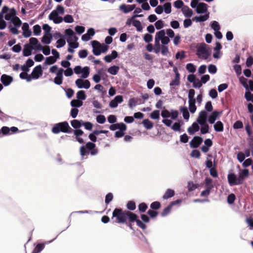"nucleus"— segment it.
Returning a JSON list of instances; mask_svg holds the SVG:
<instances>
[{
  "label": "nucleus",
  "instance_id": "obj_1",
  "mask_svg": "<svg viewBox=\"0 0 253 253\" xmlns=\"http://www.w3.org/2000/svg\"><path fill=\"white\" fill-rule=\"evenodd\" d=\"M17 16V11L14 8H10L6 5L3 6L0 12V30H3L6 27V22L13 20Z\"/></svg>",
  "mask_w": 253,
  "mask_h": 253
},
{
  "label": "nucleus",
  "instance_id": "obj_2",
  "mask_svg": "<svg viewBox=\"0 0 253 253\" xmlns=\"http://www.w3.org/2000/svg\"><path fill=\"white\" fill-rule=\"evenodd\" d=\"M113 217L117 218L119 223H124L126 220L129 219L131 222L136 220V215L128 211H123L121 209H115L112 213Z\"/></svg>",
  "mask_w": 253,
  "mask_h": 253
},
{
  "label": "nucleus",
  "instance_id": "obj_3",
  "mask_svg": "<svg viewBox=\"0 0 253 253\" xmlns=\"http://www.w3.org/2000/svg\"><path fill=\"white\" fill-rule=\"evenodd\" d=\"M179 115V112L176 110L171 109L169 111L167 109L161 111V116L164 119L162 120V123L166 125L167 127H170L172 125V122L171 120L167 118H170L171 120H176Z\"/></svg>",
  "mask_w": 253,
  "mask_h": 253
},
{
  "label": "nucleus",
  "instance_id": "obj_4",
  "mask_svg": "<svg viewBox=\"0 0 253 253\" xmlns=\"http://www.w3.org/2000/svg\"><path fill=\"white\" fill-rule=\"evenodd\" d=\"M22 21L19 17H16L13 20L6 22V27L13 35H18L20 33L19 28L22 25Z\"/></svg>",
  "mask_w": 253,
  "mask_h": 253
},
{
  "label": "nucleus",
  "instance_id": "obj_5",
  "mask_svg": "<svg viewBox=\"0 0 253 253\" xmlns=\"http://www.w3.org/2000/svg\"><path fill=\"white\" fill-rule=\"evenodd\" d=\"M73 130V129L69 126V124L67 122L56 124L52 128V132L54 134L59 133L60 131L70 133Z\"/></svg>",
  "mask_w": 253,
  "mask_h": 253
},
{
  "label": "nucleus",
  "instance_id": "obj_6",
  "mask_svg": "<svg viewBox=\"0 0 253 253\" xmlns=\"http://www.w3.org/2000/svg\"><path fill=\"white\" fill-rule=\"evenodd\" d=\"M196 54L199 58L206 60L210 56V48L206 43H201L197 47Z\"/></svg>",
  "mask_w": 253,
  "mask_h": 253
},
{
  "label": "nucleus",
  "instance_id": "obj_7",
  "mask_svg": "<svg viewBox=\"0 0 253 253\" xmlns=\"http://www.w3.org/2000/svg\"><path fill=\"white\" fill-rule=\"evenodd\" d=\"M155 11L157 14H161L164 11L167 14H169L171 12V3L168 2L163 5H159L156 7Z\"/></svg>",
  "mask_w": 253,
  "mask_h": 253
},
{
  "label": "nucleus",
  "instance_id": "obj_8",
  "mask_svg": "<svg viewBox=\"0 0 253 253\" xmlns=\"http://www.w3.org/2000/svg\"><path fill=\"white\" fill-rule=\"evenodd\" d=\"M228 182L230 186L239 185L242 184V179L240 177H237L234 173H229L227 176Z\"/></svg>",
  "mask_w": 253,
  "mask_h": 253
},
{
  "label": "nucleus",
  "instance_id": "obj_9",
  "mask_svg": "<svg viewBox=\"0 0 253 253\" xmlns=\"http://www.w3.org/2000/svg\"><path fill=\"white\" fill-rule=\"evenodd\" d=\"M166 34L165 30H161L156 34L158 37L161 38L160 41L161 42V43H162V45H166L170 42L169 37H166Z\"/></svg>",
  "mask_w": 253,
  "mask_h": 253
},
{
  "label": "nucleus",
  "instance_id": "obj_10",
  "mask_svg": "<svg viewBox=\"0 0 253 253\" xmlns=\"http://www.w3.org/2000/svg\"><path fill=\"white\" fill-rule=\"evenodd\" d=\"M75 84L78 88H84L87 89L90 87V82L88 80H83L78 79L75 81Z\"/></svg>",
  "mask_w": 253,
  "mask_h": 253
},
{
  "label": "nucleus",
  "instance_id": "obj_11",
  "mask_svg": "<svg viewBox=\"0 0 253 253\" xmlns=\"http://www.w3.org/2000/svg\"><path fill=\"white\" fill-rule=\"evenodd\" d=\"M48 18L55 24H60L63 21V18L59 16L55 11H52L48 16Z\"/></svg>",
  "mask_w": 253,
  "mask_h": 253
},
{
  "label": "nucleus",
  "instance_id": "obj_12",
  "mask_svg": "<svg viewBox=\"0 0 253 253\" xmlns=\"http://www.w3.org/2000/svg\"><path fill=\"white\" fill-rule=\"evenodd\" d=\"M207 113L205 110L202 111L199 116H198V118L196 119V122L199 125H204V124L206 123L207 121Z\"/></svg>",
  "mask_w": 253,
  "mask_h": 253
},
{
  "label": "nucleus",
  "instance_id": "obj_13",
  "mask_svg": "<svg viewBox=\"0 0 253 253\" xmlns=\"http://www.w3.org/2000/svg\"><path fill=\"white\" fill-rule=\"evenodd\" d=\"M203 138L199 136H195L190 142V147L193 148H196L199 147L203 142Z\"/></svg>",
  "mask_w": 253,
  "mask_h": 253
},
{
  "label": "nucleus",
  "instance_id": "obj_14",
  "mask_svg": "<svg viewBox=\"0 0 253 253\" xmlns=\"http://www.w3.org/2000/svg\"><path fill=\"white\" fill-rule=\"evenodd\" d=\"M42 69L41 65L36 66L31 73V76L33 79H38L40 76L42 75Z\"/></svg>",
  "mask_w": 253,
  "mask_h": 253
},
{
  "label": "nucleus",
  "instance_id": "obj_15",
  "mask_svg": "<svg viewBox=\"0 0 253 253\" xmlns=\"http://www.w3.org/2000/svg\"><path fill=\"white\" fill-rule=\"evenodd\" d=\"M21 26H22L24 37L28 38L32 35V32L30 30L29 25L27 23H23Z\"/></svg>",
  "mask_w": 253,
  "mask_h": 253
},
{
  "label": "nucleus",
  "instance_id": "obj_16",
  "mask_svg": "<svg viewBox=\"0 0 253 253\" xmlns=\"http://www.w3.org/2000/svg\"><path fill=\"white\" fill-rule=\"evenodd\" d=\"M0 81L4 86H7L13 82V78L10 76L3 74L1 76Z\"/></svg>",
  "mask_w": 253,
  "mask_h": 253
},
{
  "label": "nucleus",
  "instance_id": "obj_17",
  "mask_svg": "<svg viewBox=\"0 0 253 253\" xmlns=\"http://www.w3.org/2000/svg\"><path fill=\"white\" fill-rule=\"evenodd\" d=\"M92 45L93 54L96 56L100 55V43L96 41H93L92 42Z\"/></svg>",
  "mask_w": 253,
  "mask_h": 253
},
{
  "label": "nucleus",
  "instance_id": "obj_18",
  "mask_svg": "<svg viewBox=\"0 0 253 253\" xmlns=\"http://www.w3.org/2000/svg\"><path fill=\"white\" fill-rule=\"evenodd\" d=\"M208 5L205 3H199L198 7L196 9V13H205L207 11Z\"/></svg>",
  "mask_w": 253,
  "mask_h": 253
},
{
  "label": "nucleus",
  "instance_id": "obj_19",
  "mask_svg": "<svg viewBox=\"0 0 253 253\" xmlns=\"http://www.w3.org/2000/svg\"><path fill=\"white\" fill-rule=\"evenodd\" d=\"M200 129V126L197 122L193 123L191 126H189L188 128V132L190 135L194 134L196 132L198 131Z\"/></svg>",
  "mask_w": 253,
  "mask_h": 253
},
{
  "label": "nucleus",
  "instance_id": "obj_20",
  "mask_svg": "<svg viewBox=\"0 0 253 253\" xmlns=\"http://www.w3.org/2000/svg\"><path fill=\"white\" fill-rule=\"evenodd\" d=\"M119 55L116 50H113L111 54H108L104 57V60L108 63L111 62L112 60L116 59Z\"/></svg>",
  "mask_w": 253,
  "mask_h": 253
},
{
  "label": "nucleus",
  "instance_id": "obj_21",
  "mask_svg": "<svg viewBox=\"0 0 253 253\" xmlns=\"http://www.w3.org/2000/svg\"><path fill=\"white\" fill-rule=\"evenodd\" d=\"M174 72L175 73V77L170 82V86L178 85L180 84V75L176 68L174 69Z\"/></svg>",
  "mask_w": 253,
  "mask_h": 253
},
{
  "label": "nucleus",
  "instance_id": "obj_22",
  "mask_svg": "<svg viewBox=\"0 0 253 253\" xmlns=\"http://www.w3.org/2000/svg\"><path fill=\"white\" fill-rule=\"evenodd\" d=\"M33 49V47L30 44H25L23 50V55L25 57L30 56Z\"/></svg>",
  "mask_w": 253,
  "mask_h": 253
},
{
  "label": "nucleus",
  "instance_id": "obj_23",
  "mask_svg": "<svg viewBox=\"0 0 253 253\" xmlns=\"http://www.w3.org/2000/svg\"><path fill=\"white\" fill-rule=\"evenodd\" d=\"M65 34L66 36L70 37V38L68 40H74L75 42L78 40V37L75 35V33L72 29L70 28L66 29L65 31Z\"/></svg>",
  "mask_w": 253,
  "mask_h": 253
},
{
  "label": "nucleus",
  "instance_id": "obj_24",
  "mask_svg": "<svg viewBox=\"0 0 253 253\" xmlns=\"http://www.w3.org/2000/svg\"><path fill=\"white\" fill-rule=\"evenodd\" d=\"M181 11L186 17H190L193 14L192 10L188 6H183L181 8Z\"/></svg>",
  "mask_w": 253,
  "mask_h": 253
},
{
  "label": "nucleus",
  "instance_id": "obj_25",
  "mask_svg": "<svg viewBox=\"0 0 253 253\" xmlns=\"http://www.w3.org/2000/svg\"><path fill=\"white\" fill-rule=\"evenodd\" d=\"M219 115V113L217 111H213L211 115L209 116L208 121L211 124H213Z\"/></svg>",
  "mask_w": 253,
  "mask_h": 253
},
{
  "label": "nucleus",
  "instance_id": "obj_26",
  "mask_svg": "<svg viewBox=\"0 0 253 253\" xmlns=\"http://www.w3.org/2000/svg\"><path fill=\"white\" fill-rule=\"evenodd\" d=\"M205 185L206 189L211 190L214 187L212 180L210 178H206L205 180Z\"/></svg>",
  "mask_w": 253,
  "mask_h": 253
},
{
  "label": "nucleus",
  "instance_id": "obj_27",
  "mask_svg": "<svg viewBox=\"0 0 253 253\" xmlns=\"http://www.w3.org/2000/svg\"><path fill=\"white\" fill-rule=\"evenodd\" d=\"M180 110L182 114V116L184 119L187 121L189 119L190 115L188 108L186 107H183L180 108Z\"/></svg>",
  "mask_w": 253,
  "mask_h": 253
},
{
  "label": "nucleus",
  "instance_id": "obj_28",
  "mask_svg": "<svg viewBox=\"0 0 253 253\" xmlns=\"http://www.w3.org/2000/svg\"><path fill=\"white\" fill-rule=\"evenodd\" d=\"M71 126L75 129H78L83 126V121L74 120L71 122Z\"/></svg>",
  "mask_w": 253,
  "mask_h": 253
},
{
  "label": "nucleus",
  "instance_id": "obj_29",
  "mask_svg": "<svg viewBox=\"0 0 253 253\" xmlns=\"http://www.w3.org/2000/svg\"><path fill=\"white\" fill-rule=\"evenodd\" d=\"M209 17V14L208 13L207 14H205L204 15L200 16H196L194 17V20L196 22H205L208 20Z\"/></svg>",
  "mask_w": 253,
  "mask_h": 253
},
{
  "label": "nucleus",
  "instance_id": "obj_30",
  "mask_svg": "<svg viewBox=\"0 0 253 253\" xmlns=\"http://www.w3.org/2000/svg\"><path fill=\"white\" fill-rule=\"evenodd\" d=\"M214 129L216 132H222L224 129V126L222 122L217 121L214 125Z\"/></svg>",
  "mask_w": 253,
  "mask_h": 253
},
{
  "label": "nucleus",
  "instance_id": "obj_31",
  "mask_svg": "<svg viewBox=\"0 0 253 253\" xmlns=\"http://www.w3.org/2000/svg\"><path fill=\"white\" fill-rule=\"evenodd\" d=\"M182 124V121L181 120H179L178 122L174 123L172 126L171 125V128L174 131H180V127Z\"/></svg>",
  "mask_w": 253,
  "mask_h": 253
},
{
  "label": "nucleus",
  "instance_id": "obj_32",
  "mask_svg": "<svg viewBox=\"0 0 253 253\" xmlns=\"http://www.w3.org/2000/svg\"><path fill=\"white\" fill-rule=\"evenodd\" d=\"M174 195V191L171 189H168L167 190L165 193L164 194V195H163V197H162V198H163V199L165 200H167L169 198L172 197Z\"/></svg>",
  "mask_w": 253,
  "mask_h": 253
},
{
  "label": "nucleus",
  "instance_id": "obj_33",
  "mask_svg": "<svg viewBox=\"0 0 253 253\" xmlns=\"http://www.w3.org/2000/svg\"><path fill=\"white\" fill-rule=\"evenodd\" d=\"M144 126L147 129H151L154 126L153 123L148 119H144L142 122Z\"/></svg>",
  "mask_w": 253,
  "mask_h": 253
},
{
  "label": "nucleus",
  "instance_id": "obj_34",
  "mask_svg": "<svg viewBox=\"0 0 253 253\" xmlns=\"http://www.w3.org/2000/svg\"><path fill=\"white\" fill-rule=\"evenodd\" d=\"M51 34L44 35L42 38V42L44 44H49L51 42Z\"/></svg>",
  "mask_w": 253,
  "mask_h": 253
},
{
  "label": "nucleus",
  "instance_id": "obj_35",
  "mask_svg": "<svg viewBox=\"0 0 253 253\" xmlns=\"http://www.w3.org/2000/svg\"><path fill=\"white\" fill-rule=\"evenodd\" d=\"M120 68L117 66H113L109 68L108 69V72L112 75H116L118 74Z\"/></svg>",
  "mask_w": 253,
  "mask_h": 253
},
{
  "label": "nucleus",
  "instance_id": "obj_36",
  "mask_svg": "<svg viewBox=\"0 0 253 253\" xmlns=\"http://www.w3.org/2000/svg\"><path fill=\"white\" fill-rule=\"evenodd\" d=\"M132 25L136 28V30L138 32L142 31L143 27L140 21L134 20L132 21Z\"/></svg>",
  "mask_w": 253,
  "mask_h": 253
},
{
  "label": "nucleus",
  "instance_id": "obj_37",
  "mask_svg": "<svg viewBox=\"0 0 253 253\" xmlns=\"http://www.w3.org/2000/svg\"><path fill=\"white\" fill-rule=\"evenodd\" d=\"M81 78L83 79H86L88 77L89 74V67L85 66L83 68L82 71Z\"/></svg>",
  "mask_w": 253,
  "mask_h": 253
},
{
  "label": "nucleus",
  "instance_id": "obj_38",
  "mask_svg": "<svg viewBox=\"0 0 253 253\" xmlns=\"http://www.w3.org/2000/svg\"><path fill=\"white\" fill-rule=\"evenodd\" d=\"M189 102V109L190 112L192 114H194L196 110V106L195 105L196 101H188Z\"/></svg>",
  "mask_w": 253,
  "mask_h": 253
},
{
  "label": "nucleus",
  "instance_id": "obj_39",
  "mask_svg": "<svg viewBox=\"0 0 253 253\" xmlns=\"http://www.w3.org/2000/svg\"><path fill=\"white\" fill-rule=\"evenodd\" d=\"M120 9L124 13H128L131 11L130 10L129 5L122 4L120 6Z\"/></svg>",
  "mask_w": 253,
  "mask_h": 253
},
{
  "label": "nucleus",
  "instance_id": "obj_40",
  "mask_svg": "<svg viewBox=\"0 0 253 253\" xmlns=\"http://www.w3.org/2000/svg\"><path fill=\"white\" fill-rule=\"evenodd\" d=\"M58 58H54L53 56H49L46 58L44 63L46 65H51L55 63Z\"/></svg>",
  "mask_w": 253,
  "mask_h": 253
},
{
  "label": "nucleus",
  "instance_id": "obj_41",
  "mask_svg": "<svg viewBox=\"0 0 253 253\" xmlns=\"http://www.w3.org/2000/svg\"><path fill=\"white\" fill-rule=\"evenodd\" d=\"M88 154V151L86 150L84 146H82L80 147V155H81L82 159H84V157L87 156Z\"/></svg>",
  "mask_w": 253,
  "mask_h": 253
},
{
  "label": "nucleus",
  "instance_id": "obj_42",
  "mask_svg": "<svg viewBox=\"0 0 253 253\" xmlns=\"http://www.w3.org/2000/svg\"><path fill=\"white\" fill-rule=\"evenodd\" d=\"M172 207L169 205L163 211L161 212V215L162 217L167 216L170 212Z\"/></svg>",
  "mask_w": 253,
  "mask_h": 253
},
{
  "label": "nucleus",
  "instance_id": "obj_43",
  "mask_svg": "<svg viewBox=\"0 0 253 253\" xmlns=\"http://www.w3.org/2000/svg\"><path fill=\"white\" fill-rule=\"evenodd\" d=\"M77 98L81 100H84L86 98L85 92L84 90H80L77 93Z\"/></svg>",
  "mask_w": 253,
  "mask_h": 253
},
{
  "label": "nucleus",
  "instance_id": "obj_44",
  "mask_svg": "<svg viewBox=\"0 0 253 253\" xmlns=\"http://www.w3.org/2000/svg\"><path fill=\"white\" fill-rule=\"evenodd\" d=\"M239 81L245 88H246L247 90L249 89V86L248 84V82L249 81L247 79L242 77L240 78Z\"/></svg>",
  "mask_w": 253,
  "mask_h": 253
},
{
  "label": "nucleus",
  "instance_id": "obj_45",
  "mask_svg": "<svg viewBox=\"0 0 253 253\" xmlns=\"http://www.w3.org/2000/svg\"><path fill=\"white\" fill-rule=\"evenodd\" d=\"M88 52L86 49L80 50L78 52V56L81 59H84L87 57Z\"/></svg>",
  "mask_w": 253,
  "mask_h": 253
},
{
  "label": "nucleus",
  "instance_id": "obj_46",
  "mask_svg": "<svg viewBox=\"0 0 253 253\" xmlns=\"http://www.w3.org/2000/svg\"><path fill=\"white\" fill-rule=\"evenodd\" d=\"M63 21L66 23H72L74 22V19L71 15L67 14L63 18Z\"/></svg>",
  "mask_w": 253,
  "mask_h": 253
},
{
  "label": "nucleus",
  "instance_id": "obj_47",
  "mask_svg": "<svg viewBox=\"0 0 253 253\" xmlns=\"http://www.w3.org/2000/svg\"><path fill=\"white\" fill-rule=\"evenodd\" d=\"M106 121V117L103 115H99L96 117V121L98 123L100 124H103L105 123Z\"/></svg>",
  "mask_w": 253,
  "mask_h": 253
},
{
  "label": "nucleus",
  "instance_id": "obj_48",
  "mask_svg": "<svg viewBox=\"0 0 253 253\" xmlns=\"http://www.w3.org/2000/svg\"><path fill=\"white\" fill-rule=\"evenodd\" d=\"M83 104V102L82 101H78L76 100H73L71 102V105L73 107H80Z\"/></svg>",
  "mask_w": 253,
  "mask_h": 253
},
{
  "label": "nucleus",
  "instance_id": "obj_49",
  "mask_svg": "<svg viewBox=\"0 0 253 253\" xmlns=\"http://www.w3.org/2000/svg\"><path fill=\"white\" fill-rule=\"evenodd\" d=\"M75 30L77 34L79 35H81L84 33L85 31V28L83 26L77 25L75 27Z\"/></svg>",
  "mask_w": 253,
  "mask_h": 253
},
{
  "label": "nucleus",
  "instance_id": "obj_50",
  "mask_svg": "<svg viewBox=\"0 0 253 253\" xmlns=\"http://www.w3.org/2000/svg\"><path fill=\"white\" fill-rule=\"evenodd\" d=\"M249 175V170L248 169H243L240 171L238 177H240L242 179V182H243L244 177L248 176Z\"/></svg>",
  "mask_w": 253,
  "mask_h": 253
},
{
  "label": "nucleus",
  "instance_id": "obj_51",
  "mask_svg": "<svg viewBox=\"0 0 253 253\" xmlns=\"http://www.w3.org/2000/svg\"><path fill=\"white\" fill-rule=\"evenodd\" d=\"M201 126V133L202 134H206L209 132V126L206 124L200 125Z\"/></svg>",
  "mask_w": 253,
  "mask_h": 253
},
{
  "label": "nucleus",
  "instance_id": "obj_52",
  "mask_svg": "<svg viewBox=\"0 0 253 253\" xmlns=\"http://www.w3.org/2000/svg\"><path fill=\"white\" fill-rule=\"evenodd\" d=\"M150 118L154 120L159 119L160 118V111L158 110L154 111L150 114Z\"/></svg>",
  "mask_w": 253,
  "mask_h": 253
},
{
  "label": "nucleus",
  "instance_id": "obj_53",
  "mask_svg": "<svg viewBox=\"0 0 253 253\" xmlns=\"http://www.w3.org/2000/svg\"><path fill=\"white\" fill-rule=\"evenodd\" d=\"M42 29L44 31V35H50L51 29V27L48 24L42 25Z\"/></svg>",
  "mask_w": 253,
  "mask_h": 253
},
{
  "label": "nucleus",
  "instance_id": "obj_54",
  "mask_svg": "<svg viewBox=\"0 0 253 253\" xmlns=\"http://www.w3.org/2000/svg\"><path fill=\"white\" fill-rule=\"evenodd\" d=\"M186 69L189 72L194 73L196 71V67L192 63H188L186 65Z\"/></svg>",
  "mask_w": 253,
  "mask_h": 253
},
{
  "label": "nucleus",
  "instance_id": "obj_55",
  "mask_svg": "<svg viewBox=\"0 0 253 253\" xmlns=\"http://www.w3.org/2000/svg\"><path fill=\"white\" fill-rule=\"evenodd\" d=\"M2 135H10V129L7 126H2L1 129Z\"/></svg>",
  "mask_w": 253,
  "mask_h": 253
},
{
  "label": "nucleus",
  "instance_id": "obj_56",
  "mask_svg": "<svg viewBox=\"0 0 253 253\" xmlns=\"http://www.w3.org/2000/svg\"><path fill=\"white\" fill-rule=\"evenodd\" d=\"M195 90L193 89H190L188 93L189 101H196L194 98Z\"/></svg>",
  "mask_w": 253,
  "mask_h": 253
},
{
  "label": "nucleus",
  "instance_id": "obj_57",
  "mask_svg": "<svg viewBox=\"0 0 253 253\" xmlns=\"http://www.w3.org/2000/svg\"><path fill=\"white\" fill-rule=\"evenodd\" d=\"M53 11H55L57 14H63L64 13V8L62 5H58L56 6V9Z\"/></svg>",
  "mask_w": 253,
  "mask_h": 253
},
{
  "label": "nucleus",
  "instance_id": "obj_58",
  "mask_svg": "<svg viewBox=\"0 0 253 253\" xmlns=\"http://www.w3.org/2000/svg\"><path fill=\"white\" fill-rule=\"evenodd\" d=\"M41 32V26L39 25H35L34 26V33L35 36L40 35Z\"/></svg>",
  "mask_w": 253,
  "mask_h": 253
},
{
  "label": "nucleus",
  "instance_id": "obj_59",
  "mask_svg": "<svg viewBox=\"0 0 253 253\" xmlns=\"http://www.w3.org/2000/svg\"><path fill=\"white\" fill-rule=\"evenodd\" d=\"M208 72L211 74H215L217 71V68L214 65L211 64L208 68Z\"/></svg>",
  "mask_w": 253,
  "mask_h": 253
},
{
  "label": "nucleus",
  "instance_id": "obj_60",
  "mask_svg": "<svg viewBox=\"0 0 253 253\" xmlns=\"http://www.w3.org/2000/svg\"><path fill=\"white\" fill-rule=\"evenodd\" d=\"M245 98L248 101H251L253 103V93H252L249 91L246 92Z\"/></svg>",
  "mask_w": 253,
  "mask_h": 253
},
{
  "label": "nucleus",
  "instance_id": "obj_61",
  "mask_svg": "<svg viewBox=\"0 0 253 253\" xmlns=\"http://www.w3.org/2000/svg\"><path fill=\"white\" fill-rule=\"evenodd\" d=\"M98 74H95L93 77V80L94 81V82H95L96 83H99L101 80V78H100V75H101V71L99 70L98 71Z\"/></svg>",
  "mask_w": 253,
  "mask_h": 253
},
{
  "label": "nucleus",
  "instance_id": "obj_62",
  "mask_svg": "<svg viewBox=\"0 0 253 253\" xmlns=\"http://www.w3.org/2000/svg\"><path fill=\"white\" fill-rule=\"evenodd\" d=\"M126 208L130 211H133L135 209L136 206L133 201H129L126 205Z\"/></svg>",
  "mask_w": 253,
  "mask_h": 253
},
{
  "label": "nucleus",
  "instance_id": "obj_63",
  "mask_svg": "<svg viewBox=\"0 0 253 253\" xmlns=\"http://www.w3.org/2000/svg\"><path fill=\"white\" fill-rule=\"evenodd\" d=\"M113 194L111 193H109L108 194L106 195L105 197V203L107 205H108L110 202L112 201L113 200Z\"/></svg>",
  "mask_w": 253,
  "mask_h": 253
},
{
  "label": "nucleus",
  "instance_id": "obj_64",
  "mask_svg": "<svg viewBox=\"0 0 253 253\" xmlns=\"http://www.w3.org/2000/svg\"><path fill=\"white\" fill-rule=\"evenodd\" d=\"M211 28L215 31H219L220 29V25L217 22L214 21L211 24Z\"/></svg>",
  "mask_w": 253,
  "mask_h": 253
}]
</instances>
